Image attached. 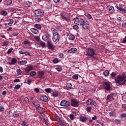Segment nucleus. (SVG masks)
<instances>
[{
    "label": "nucleus",
    "mask_w": 126,
    "mask_h": 126,
    "mask_svg": "<svg viewBox=\"0 0 126 126\" xmlns=\"http://www.w3.org/2000/svg\"><path fill=\"white\" fill-rule=\"evenodd\" d=\"M32 69H33V66H32V65H29L26 68L25 71L27 72H29L32 70Z\"/></svg>",
    "instance_id": "nucleus-24"
},
{
    "label": "nucleus",
    "mask_w": 126,
    "mask_h": 126,
    "mask_svg": "<svg viewBox=\"0 0 126 126\" xmlns=\"http://www.w3.org/2000/svg\"><path fill=\"white\" fill-rule=\"evenodd\" d=\"M73 21L75 24L82 26L83 29L85 30H87L89 28V22L81 18L76 17L73 19Z\"/></svg>",
    "instance_id": "nucleus-2"
},
{
    "label": "nucleus",
    "mask_w": 126,
    "mask_h": 126,
    "mask_svg": "<svg viewBox=\"0 0 126 126\" xmlns=\"http://www.w3.org/2000/svg\"><path fill=\"white\" fill-rule=\"evenodd\" d=\"M75 39V36L73 34H70L69 36V40H74Z\"/></svg>",
    "instance_id": "nucleus-37"
},
{
    "label": "nucleus",
    "mask_w": 126,
    "mask_h": 126,
    "mask_svg": "<svg viewBox=\"0 0 126 126\" xmlns=\"http://www.w3.org/2000/svg\"><path fill=\"white\" fill-rule=\"evenodd\" d=\"M4 111V108L3 106H0V112H3Z\"/></svg>",
    "instance_id": "nucleus-60"
},
{
    "label": "nucleus",
    "mask_w": 126,
    "mask_h": 126,
    "mask_svg": "<svg viewBox=\"0 0 126 126\" xmlns=\"http://www.w3.org/2000/svg\"><path fill=\"white\" fill-rule=\"evenodd\" d=\"M13 116L14 117V118H18L19 116V113H17L16 111H15L13 113Z\"/></svg>",
    "instance_id": "nucleus-30"
},
{
    "label": "nucleus",
    "mask_w": 126,
    "mask_h": 126,
    "mask_svg": "<svg viewBox=\"0 0 126 126\" xmlns=\"http://www.w3.org/2000/svg\"><path fill=\"white\" fill-rule=\"evenodd\" d=\"M12 35L13 36H17L18 35V32H13Z\"/></svg>",
    "instance_id": "nucleus-64"
},
{
    "label": "nucleus",
    "mask_w": 126,
    "mask_h": 126,
    "mask_svg": "<svg viewBox=\"0 0 126 126\" xmlns=\"http://www.w3.org/2000/svg\"><path fill=\"white\" fill-rule=\"evenodd\" d=\"M109 116L110 117H114V116H115V113L113 112H110L109 113Z\"/></svg>",
    "instance_id": "nucleus-56"
},
{
    "label": "nucleus",
    "mask_w": 126,
    "mask_h": 126,
    "mask_svg": "<svg viewBox=\"0 0 126 126\" xmlns=\"http://www.w3.org/2000/svg\"><path fill=\"white\" fill-rule=\"evenodd\" d=\"M121 117L122 118H126V113H123L121 114Z\"/></svg>",
    "instance_id": "nucleus-63"
},
{
    "label": "nucleus",
    "mask_w": 126,
    "mask_h": 126,
    "mask_svg": "<svg viewBox=\"0 0 126 126\" xmlns=\"http://www.w3.org/2000/svg\"><path fill=\"white\" fill-rule=\"evenodd\" d=\"M52 7H53V6L52 5V3H47L46 7L48 9H51V8H52Z\"/></svg>",
    "instance_id": "nucleus-33"
},
{
    "label": "nucleus",
    "mask_w": 126,
    "mask_h": 126,
    "mask_svg": "<svg viewBox=\"0 0 126 126\" xmlns=\"http://www.w3.org/2000/svg\"><path fill=\"white\" fill-rule=\"evenodd\" d=\"M25 4L26 6H28L29 7H30L32 5V2H30L29 1H27L25 2Z\"/></svg>",
    "instance_id": "nucleus-25"
},
{
    "label": "nucleus",
    "mask_w": 126,
    "mask_h": 126,
    "mask_svg": "<svg viewBox=\"0 0 126 126\" xmlns=\"http://www.w3.org/2000/svg\"><path fill=\"white\" fill-rule=\"evenodd\" d=\"M79 121L81 122L82 123H86V121H87V117L86 116H83L82 115H80L79 117Z\"/></svg>",
    "instance_id": "nucleus-12"
},
{
    "label": "nucleus",
    "mask_w": 126,
    "mask_h": 126,
    "mask_svg": "<svg viewBox=\"0 0 126 126\" xmlns=\"http://www.w3.org/2000/svg\"><path fill=\"white\" fill-rule=\"evenodd\" d=\"M29 102V98L28 97H25L24 100V103L25 104H27V103Z\"/></svg>",
    "instance_id": "nucleus-39"
},
{
    "label": "nucleus",
    "mask_w": 126,
    "mask_h": 126,
    "mask_svg": "<svg viewBox=\"0 0 126 126\" xmlns=\"http://www.w3.org/2000/svg\"><path fill=\"white\" fill-rule=\"evenodd\" d=\"M8 43H9V41H4V42H3V45L2 46H6L8 45Z\"/></svg>",
    "instance_id": "nucleus-53"
},
{
    "label": "nucleus",
    "mask_w": 126,
    "mask_h": 126,
    "mask_svg": "<svg viewBox=\"0 0 126 126\" xmlns=\"http://www.w3.org/2000/svg\"><path fill=\"white\" fill-rule=\"evenodd\" d=\"M73 28L75 30H77L79 29V27H78V26H77V25H74V26H73Z\"/></svg>",
    "instance_id": "nucleus-51"
},
{
    "label": "nucleus",
    "mask_w": 126,
    "mask_h": 126,
    "mask_svg": "<svg viewBox=\"0 0 126 126\" xmlns=\"http://www.w3.org/2000/svg\"><path fill=\"white\" fill-rule=\"evenodd\" d=\"M42 38L43 41H47L49 39V36H48V34H44L42 36Z\"/></svg>",
    "instance_id": "nucleus-28"
},
{
    "label": "nucleus",
    "mask_w": 126,
    "mask_h": 126,
    "mask_svg": "<svg viewBox=\"0 0 126 126\" xmlns=\"http://www.w3.org/2000/svg\"><path fill=\"white\" fill-rule=\"evenodd\" d=\"M40 45L42 47V48H45V47H46V43H45V42L43 41L40 42Z\"/></svg>",
    "instance_id": "nucleus-41"
},
{
    "label": "nucleus",
    "mask_w": 126,
    "mask_h": 126,
    "mask_svg": "<svg viewBox=\"0 0 126 126\" xmlns=\"http://www.w3.org/2000/svg\"><path fill=\"white\" fill-rule=\"evenodd\" d=\"M32 104H33V105H34V106L35 107V108L36 110L41 108V105H40V104L37 103V101H36V102L33 101L32 102Z\"/></svg>",
    "instance_id": "nucleus-18"
},
{
    "label": "nucleus",
    "mask_w": 126,
    "mask_h": 126,
    "mask_svg": "<svg viewBox=\"0 0 126 126\" xmlns=\"http://www.w3.org/2000/svg\"><path fill=\"white\" fill-rule=\"evenodd\" d=\"M111 78L112 79H115L116 82V85L117 86H120V85H124L125 84L126 77L124 75H120L117 76V73L115 72H112L111 74Z\"/></svg>",
    "instance_id": "nucleus-1"
},
{
    "label": "nucleus",
    "mask_w": 126,
    "mask_h": 126,
    "mask_svg": "<svg viewBox=\"0 0 126 126\" xmlns=\"http://www.w3.org/2000/svg\"><path fill=\"white\" fill-rule=\"evenodd\" d=\"M40 99L41 101H43V102H48V101H49L48 97L46 95L40 96Z\"/></svg>",
    "instance_id": "nucleus-15"
},
{
    "label": "nucleus",
    "mask_w": 126,
    "mask_h": 126,
    "mask_svg": "<svg viewBox=\"0 0 126 126\" xmlns=\"http://www.w3.org/2000/svg\"><path fill=\"white\" fill-rule=\"evenodd\" d=\"M32 82V80L31 79H29L27 80V84L30 85V84H31Z\"/></svg>",
    "instance_id": "nucleus-54"
},
{
    "label": "nucleus",
    "mask_w": 126,
    "mask_h": 126,
    "mask_svg": "<svg viewBox=\"0 0 126 126\" xmlns=\"http://www.w3.org/2000/svg\"><path fill=\"white\" fill-rule=\"evenodd\" d=\"M92 105H93V106H97V103L93 99H92Z\"/></svg>",
    "instance_id": "nucleus-50"
},
{
    "label": "nucleus",
    "mask_w": 126,
    "mask_h": 126,
    "mask_svg": "<svg viewBox=\"0 0 126 126\" xmlns=\"http://www.w3.org/2000/svg\"><path fill=\"white\" fill-rule=\"evenodd\" d=\"M90 105H92V99L90 98L88 99L86 102V106H90Z\"/></svg>",
    "instance_id": "nucleus-20"
},
{
    "label": "nucleus",
    "mask_w": 126,
    "mask_h": 126,
    "mask_svg": "<svg viewBox=\"0 0 126 126\" xmlns=\"http://www.w3.org/2000/svg\"><path fill=\"white\" fill-rule=\"evenodd\" d=\"M55 69H56L57 71H62V70H63V68H62L61 66H58L55 67Z\"/></svg>",
    "instance_id": "nucleus-40"
},
{
    "label": "nucleus",
    "mask_w": 126,
    "mask_h": 126,
    "mask_svg": "<svg viewBox=\"0 0 126 126\" xmlns=\"http://www.w3.org/2000/svg\"><path fill=\"white\" fill-rule=\"evenodd\" d=\"M13 51V48H10L8 50V51L7 52V53L8 55H9L11 53V52Z\"/></svg>",
    "instance_id": "nucleus-45"
},
{
    "label": "nucleus",
    "mask_w": 126,
    "mask_h": 126,
    "mask_svg": "<svg viewBox=\"0 0 126 126\" xmlns=\"http://www.w3.org/2000/svg\"><path fill=\"white\" fill-rule=\"evenodd\" d=\"M107 8L108 9L109 13H114V12H115V8L114 7L108 5L107 6Z\"/></svg>",
    "instance_id": "nucleus-14"
},
{
    "label": "nucleus",
    "mask_w": 126,
    "mask_h": 126,
    "mask_svg": "<svg viewBox=\"0 0 126 126\" xmlns=\"http://www.w3.org/2000/svg\"><path fill=\"white\" fill-rule=\"evenodd\" d=\"M17 72L18 73L19 75H21V73H22V71L20 69H17Z\"/></svg>",
    "instance_id": "nucleus-48"
},
{
    "label": "nucleus",
    "mask_w": 126,
    "mask_h": 126,
    "mask_svg": "<svg viewBox=\"0 0 126 126\" xmlns=\"http://www.w3.org/2000/svg\"><path fill=\"white\" fill-rule=\"evenodd\" d=\"M31 31L33 33V34H36V35L39 34V31L38 30L34 29V28H31Z\"/></svg>",
    "instance_id": "nucleus-19"
},
{
    "label": "nucleus",
    "mask_w": 126,
    "mask_h": 126,
    "mask_svg": "<svg viewBox=\"0 0 126 126\" xmlns=\"http://www.w3.org/2000/svg\"><path fill=\"white\" fill-rule=\"evenodd\" d=\"M34 13L36 16H41V15L44 14V10L42 9H37L34 11Z\"/></svg>",
    "instance_id": "nucleus-9"
},
{
    "label": "nucleus",
    "mask_w": 126,
    "mask_h": 126,
    "mask_svg": "<svg viewBox=\"0 0 126 126\" xmlns=\"http://www.w3.org/2000/svg\"><path fill=\"white\" fill-rule=\"evenodd\" d=\"M30 76H35L36 75V72L35 71H32L30 74Z\"/></svg>",
    "instance_id": "nucleus-38"
},
{
    "label": "nucleus",
    "mask_w": 126,
    "mask_h": 126,
    "mask_svg": "<svg viewBox=\"0 0 126 126\" xmlns=\"http://www.w3.org/2000/svg\"><path fill=\"white\" fill-rule=\"evenodd\" d=\"M20 88V85L18 84L15 87H14V89L15 90H17L18 89H19Z\"/></svg>",
    "instance_id": "nucleus-52"
},
{
    "label": "nucleus",
    "mask_w": 126,
    "mask_h": 126,
    "mask_svg": "<svg viewBox=\"0 0 126 126\" xmlns=\"http://www.w3.org/2000/svg\"><path fill=\"white\" fill-rule=\"evenodd\" d=\"M24 45H29L30 44V41L27 40H25L23 42Z\"/></svg>",
    "instance_id": "nucleus-44"
},
{
    "label": "nucleus",
    "mask_w": 126,
    "mask_h": 126,
    "mask_svg": "<svg viewBox=\"0 0 126 126\" xmlns=\"http://www.w3.org/2000/svg\"><path fill=\"white\" fill-rule=\"evenodd\" d=\"M35 21H37V22H40L41 19H40L39 18H36Z\"/></svg>",
    "instance_id": "nucleus-62"
},
{
    "label": "nucleus",
    "mask_w": 126,
    "mask_h": 126,
    "mask_svg": "<svg viewBox=\"0 0 126 126\" xmlns=\"http://www.w3.org/2000/svg\"><path fill=\"white\" fill-rule=\"evenodd\" d=\"M34 27H35V28H37V29H41L42 28V26H41V25L38 24H35L34 25Z\"/></svg>",
    "instance_id": "nucleus-36"
},
{
    "label": "nucleus",
    "mask_w": 126,
    "mask_h": 126,
    "mask_svg": "<svg viewBox=\"0 0 126 126\" xmlns=\"http://www.w3.org/2000/svg\"><path fill=\"white\" fill-rule=\"evenodd\" d=\"M109 74H110V71H109L108 70H105L103 72V75H104V76H108Z\"/></svg>",
    "instance_id": "nucleus-27"
},
{
    "label": "nucleus",
    "mask_w": 126,
    "mask_h": 126,
    "mask_svg": "<svg viewBox=\"0 0 126 126\" xmlns=\"http://www.w3.org/2000/svg\"><path fill=\"white\" fill-rule=\"evenodd\" d=\"M71 101V105L72 107H77L78 104H79V101L76 99H72L70 100Z\"/></svg>",
    "instance_id": "nucleus-8"
},
{
    "label": "nucleus",
    "mask_w": 126,
    "mask_h": 126,
    "mask_svg": "<svg viewBox=\"0 0 126 126\" xmlns=\"http://www.w3.org/2000/svg\"><path fill=\"white\" fill-rule=\"evenodd\" d=\"M6 5H9L12 3V0H6Z\"/></svg>",
    "instance_id": "nucleus-43"
},
{
    "label": "nucleus",
    "mask_w": 126,
    "mask_h": 126,
    "mask_svg": "<svg viewBox=\"0 0 126 126\" xmlns=\"http://www.w3.org/2000/svg\"><path fill=\"white\" fill-rule=\"evenodd\" d=\"M52 40L55 44H57L60 41V34L57 30H54L53 31Z\"/></svg>",
    "instance_id": "nucleus-4"
},
{
    "label": "nucleus",
    "mask_w": 126,
    "mask_h": 126,
    "mask_svg": "<svg viewBox=\"0 0 126 126\" xmlns=\"http://www.w3.org/2000/svg\"><path fill=\"white\" fill-rule=\"evenodd\" d=\"M63 56H64L63 54L61 53L59 55V57L60 59H62V58H63Z\"/></svg>",
    "instance_id": "nucleus-61"
},
{
    "label": "nucleus",
    "mask_w": 126,
    "mask_h": 126,
    "mask_svg": "<svg viewBox=\"0 0 126 126\" xmlns=\"http://www.w3.org/2000/svg\"><path fill=\"white\" fill-rule=\"evenodd\" d=\"M71 88H72V84L71 83H67L66 85L67 90H71Z\"/></svg>",
    "instance_id": "nucleus-22"
},
{
    "label": "nucleus",
    "mask_w": 126,
    "mask_h": 126,
    "mask_svg": "<svg viewBox=\"0 0 126 126\" xmlns=\"http://www.w3.org/2000/svg\"><path fill=\"white\" fill-rule=\"evenodd\" d=\"M104 88L107 91H110L112 89V86L109 82H105L104 84Z\"/></svg>",
    "instance_id": "nucleus-7"
},
{
    "label": "nucleus",
    "mask_w": 126,
    "mask_h": 126,
    "mask_svg": "<svg viewBox=\"0 0 126 126\" xmlns=\"http://www.w3.org/2000/svg\"><path fill=\"white\" fill-rule=\"evenodd\" d=\"M16 63H17V60L15 58H13L10 62L8 63V64H9V65H13L14 64H15Z\"/></svg>",
    "instance_id": "nucleus-16"
},
{
    "label": "nucleus",
    "mask_w": 126,
    "mask_h": 126,
    "mask_svg": "<svg viewBox=\"0 0 126 126\" xmlns=\"http://www.w3.org/2000/svg\"><path fill=\"white\" fill-rule=\"evenodd\" d=\"M27 50H24V49H21V50H20L19 51V54H20V55H24L25 54H26V51H27Z\"/></svg>",
    "instance_id": "nucleus-29"
},
{
    "label": "nucleus",
    "mask_w": 126,
    "mask_h": 126,
    "mask_svg": "<svg viewBox=\"0 0 126 126\" xmlns=\"http://www.w3.org/2000/svg\"><path fill=\"white\" fill-rule=\"evenodd\" d=\"M1 15H3V16H6L7 14V11H4V10H2L0 12Z\"/></svg>",
    "instance_id": "nucleus-34"
},
{
    "label": "nucleus",
    "mask_w": 126,
    "mask_h": 126,
    "mask_svg": "<svg viewBox=\"0 0 126 126\" xmlns=\"http://www.w3.org/2000/svg\"><path fill=\"white\" fill-rule=\"evenodd\" d=\"M65 15V13H61L60 14L61 17L62 19H63V20H65V21H66L67 22H68L69 21V20H70L69 19V17H64Z\"/></svg>",
    "instance_id": "nucleus-11"
},
{
    "label": "nucleus",
    "mask_w": 126,
    "mask_h": 126,
    "mask_svg": "<svg viewBox=\"0 0 126 126\" xmlns=\"http://www.w3.org/2000/svg\"><path fill=\"white\" fill-rule=\"evenodd\" d=\"M38 78H44V71H39L37 72Z\"/></svg>",
    "instance_id": "nucleus-17"
},
{
    "label": "nucleus",
    "mask_w": 126,
    "mask_h": 126,
    "mask_svg": "<svg viewBox=\"0 0 126 126\" xmlns=\"http://www.w3.org/2000/svg\"><path fill=\"white\" fill-rule=\"evenodd\" d=\"M37 110L38 113H39V114H44V109L42 107L38 108Z\"/></svg>",
    "instance_id": "nucleus-26"
},
{
    "label": "nucleus",
    "mask_w": 126,
    "mask_h": 126,
    "mask_svg": "<svg viewBox=\"0 0 126 126\" xmlns=\"http://www.w3.org/2000/svg\"><path fill=\"white\" fill-rule=\"evenodd\" d=\"M78 74H74V75L72 76V78L76 80L78 79Z\"/></svg>",
    "instance_id": "nucleus-42"
},
{
    "label": "nucleus",
    "mask_w": 126,
    "mask_h": 126,
    "mask_svg": "<svg viewBox=\"0 0 126 126\" xmlns=\"http://www.w3.org/2000/svg\"><path fill=\"white\" fill-rule=\"evenodd\" d=\"M115 7L120 11H123V12H126V7H125L123 8L122 7H121V6H119L118 5H116L115 6Z\"/></svg>",
    "instance_id": "nucleus-13"
},
{
    "label": "nucleus",
    "mask_w": 126,
    "mask_h": 126,
    "mask_svg": "<svg viewBox=\"0 0 126 126\" xmlns=\"http://www.w3.org/2000/svg\"><path fill=\"white\" fill-rule=\"evenodd\" d=\"M40 120L41 122H43V123H46V119L44 118H40Z\"/></svg>",
    "instance_id": "nucleus-57"
},
{
    "label": "nucleus",
    "mask_w": 126,
    "mask_h": 126,
    "mask_svg": "<svg viewBox=\"0 0 126 126\" xmlns=\"http://www.w3.org/2000/svg\"><path fill=\"white\" fill-rule=\"evenodd\" d=\"M34 91L36 92V93H39V92H40V90L38 88H36L34 89Z\"/></svg>",
    "instance_id": "nucleus-58"
},
{
    "label": "nucleus",
    "mask_w": 126,
    "mask_h": 126,
    "mask_svg": "<svg viewBox=\"0 0 126 126\" xmlns=\"http://www.w3.org/2000/svg\"><path fill=\"white\" fill-rule=\"evenodd\" d=\"M47 48L49 49V50H53L55 49V45L53 43L51 40H49L47 42Z\"/></svg>",
    "instance_id": "nucleus-10"
},
{
    "label": "nucleus",
    "mask_w": 126,
    "mask_h": 126,
    "mask_svg": "<svg viewBox=\"0 0 126 126\" xmlns=\"http://www.w3.org/2000/svg\"><path fill=\"white\" fill-rule=\"evenodd\" d=\"M76 52H77V49L76 48H72L68 51L67 53L71 54L72 53H76Z\"/></svg>",
    "instance_id": "nucleus-21"
},
{
    "label": "nucleus",
    "mask_w": 126,
    "mask_h": 126,
    "mask_svg": "<svg viewBox=\"0 0 126 126\" xmlns=\"http://www.w3.org/2000/svg\"><path fill=\"white\" fill-rule=\"evenodd\" d=\"M116 98H117V94L115 93H112L107 96L106 100H108V101H113Z\"/></svg>",
    "instance_id": "nucleus-5"
},
{
    "label": "nucleus",
    "mask_w": 126,
    "mask_h": 126,
    "mask_svg": "<svg viewBox=\"0 0 126 126\" xmlns=\"http://www.w3.org/2000/svg\"><path fill=\"white\" fill-rule=\"evenodd\" d=\"M69 117L71 121H73V120H74V114H71Z\"/></svg>",
    "instance_id": "nucleus-47"
},
{
    "label": "nucleus",
    "mask_w": 126,
    "mask_h": 126,
    "mask_svg": "<svg viewBox=\"0 0 126 126\" xmlns=\"http://www.w3.org/2000/svg\"><path fill=\"white\" fill-rule=\"evenodd\" d=\"M51 96L53 97H56L59 96V92L58 91H54L51 93Z\"/></svg>",
    "instance_id": "nucleus-23"
},
{
    "label": "nucleus",
    "mask_w": 126,
    "mask_h": 126,
    "mask_svg": "<svg viewBox=\"0 0 126 126\" xmlns=\"http://www.w3.org/2000/svg\"><path fill=\"white\" fill-rule=\"evenodd\" d=\"M91 109H92L91 107L88 106L87 108H86V111H87V112L89 113L90 112H91Z\"/></svg>",
    "instance_id": "nucleus-46"
},
{
    "label": "nucleus",
    "mask_w": 126,
    "mask_h": 126,
    "mask_svg": "<svg viewBox=\"0 0 126 126\" xmlns=\"http://www.w3.org/2000/svg\"><path fill=\"white\" fill-rule=\"evenodd\" d=\"M86 56L96 59V54H95V50L92 48H88L86 50Z\"/></svg>",
    "instance_id": "nucleus-3"
},
{
    "label": "nucleus",
    "mask_w": 126,
    "mask_h": 126,
    "mask_svg": "<svg viewBox=\"0 0 126 126\" xmlns=\"http://www.w3.org/2000/svg\"><path fill=\"white\" fill-rule=\"evenodd\" d=\"M21 126H28V125L27 124V122L25 121H22L21 123Z\"/></svg>",
    "instance_id": "nucleus-35"
},
{
    "label": "nucleus",
    "mask_w": 126,
    "mask_h": 126,
    "mask_svg": "<svg viewBox=\"0 0 126 126\" xmlns=\"http://www.w3.org/2000/svg\"><path fill=\"white\" fill-rule=\"evenodd\" d=\"M53 62V63H59V59H58V58H55L54 59Z\"/></svg>",
    "instance_id": "nucleus-49"
},
{
    "label": "nucleus",
    "mask_w": 126,
    "mask_h": 126,
    "mask_svg": "<svg viewBox=\"0 0 126 126\" xmlns=\"http://www.w3.org/2000/svg\"><path fill=\"white\" fill-rule=\"evenodd\" d=\"M44 91H45L46 93H51V92H52V89L48 88L47 89H45Z\"/></svg>",
    "instance_id": "nucleus-32"
},
{
    "label": "nucleus",
    "mask_w": 126,
    "mask_h": 126,
    "mask_svg": "<svg viewBox=\"0 0 126 126\" xmlns=\"http://www.w3.org/2000/svg\"><path fill=\"white\" fill-rule=\"evenodd\" d=\"M86 15L88 18H89V19H91L92 18V16H91L90 14H87Z\"/></svg>",
    "instance_id": "nucleus-55"
},
{
    "label": "nucleus",
    "mask_w": 126,
    "mask_h": 126,
    "mask_svg": "<svg viewBox=\"0 0 126 126\" xmlns=\"http://www.w3.org/2000/svg\"><path fill=\"white\" fill-rule=\"evenodd\" d=\"M20 65H24L27 63V61H21L19 62Z\"/></svg>",
    "instance_id": "nucleus-31"
},
{
    "label": "nucleus",
    "mask_w": 126,
    "mask_h": 126,
    "mask_svg": "<svg viewBox=\"0 0 126 126\" xmlns=\"http://www.w3.org/2000/svg\"><path fill=\"white\" fill-rule=\"evenodd\" d=\"M8 21H10V23H12L13 24V22H14V20L12 19H9V20H8Z\"/></svg>",
    "instance_id": "nucleus-59"
},
{
    "label": "nucleus",
    "mask_w": 126,
    "mask_h": 126,
    "mask_svg": "<svg viewBox=\"0 0 126 126\" xmlns=\"http://www.w3.org/2000/svg\"><path fill=\"white\" fill-rule=\"evenodd\" d=\"M60 105L62 107H69L70 106V102L65 100H63L60 103Z\"/></svg>",
    "instance_id": "nucleus-6"
}]
</instances>
